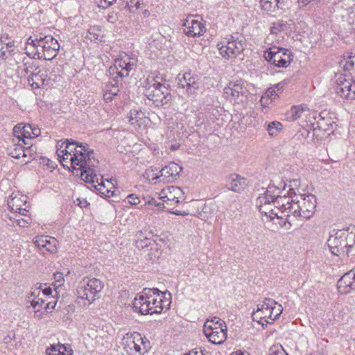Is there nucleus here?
I'll return each instance as SVG.
<instances>
[{
  "mask_svg": "<svg viewBox=\"0 0 355 355\" xmlns=\"http://www.w3.org/2000/svg\"><path fill=\"white\" fill-rule=\"evenodd\" d=\"M129 122L135 128L144 129L149 123V119L140 110L133 109L129 114Z\"/></svg>",
  "mask_w": 355,
  "mask_h": 355,
  "instance_id": "nucleus-33",
  "label": "nucleus"
},
{
  "mask_svg": "<svg viewBox=\"0 0 355 355\" xmlns=\"http://www.w3.org/2000/svg\"><path fill=\"white\" fill-rule=\"evenodd\" d=\"M137 62V59L125 53L120 54L114 61L113 67L110 68V73H116L120 77H127L132 71Z\"/></svg>",
  "mask_w": 355,
  "mask_h": 355,
  "instance_id": "nucleus-16",
  "label": "nucleus"
},
{
  "mask_svg": "<svg viewBox=\"0 0 355 355\" xmlns=\"http://www.w3.org/2000/svg\"><path fill=\"white\" fill-rule=\"evenodd\" d=\"M336 92L347 101L355 99V80L347 76H340L336 81Z\"/></svg>",
  "mask_w": 355,
  "mask_h": 355,
  "instance_id": "nucleus-19",
  "label": "nucleus"
},
{
  "mask_svg": "<svg viewBox=\"0 0 355 355\" xmlns=\"http://www.w3.org/2000/svg\"><path fill=\"white\" fill-rule=\"evenodd\" d=\"M197 216L203 220H207L208 219V217L205 216L202 212H199Z\"/></svg>",
  "mask_w": 355,
  "mask_h": 355,
  "instance_id": "nucleus-60",
  "label": "nucleus"
},
{
  "mask_svg": "<svg viewBox=\"0 0 355 355\" xmlns=\"http://www.w3.org/2000/svg\"><path fill=\"white\" fill-rule=\"evenodd\" d=\"M341 64L343 65V68L346 71H352L355 69V53H351L345 58L342 61Z\"/></svg>",
  "mask_w": 355,
  "mask_h": 355,
  "instance_id": "nucleus-45",
  "label": "nucleus"
},
{
  "mask_svg": "<svg viewBox=\"0 0 355 355\" xmlns=\"http://www.w3.org/2000/svg\"><path fill=\"white\" fill-rule=\"evenodd\" d=\"M338 289L342 294L355 290V268L345 273L338 282Z\"/></svg>",
  "mask_w": 355,
  "mask_h": 355,
  "instance_id": "nucleus-30",
  "label": "nucleus"
},
{
  "mask_svg": "<svg viewBox=\"0 0 355 355\" xmlns=\"http://www.w3.org/2000/svg\"><path fill=\"white\" fill-rule=\"evenodd\" d=\"M171 303L168 291L161 292L157 288H146L137 295L133 301V309L141 315L161 313L167 310Z\"/></svg>",
  "mask_w": 355,
  "mask_h": 355,
  "instance_id": "nucleus-2",
  "label": "nucleus"
},
{
  "mask_svg": "<svg viewBox=\"0 0 355 355\" xmlns=\"http://www.w3.org/2000/svg\"><path fill=\"white\" fill-rule=\"evenodd\" d=\"M261 8L267 13H274L279 10L288 8L290 0H260Z\"/></svg>",
  "mask_w": 355,
  "mask_h": 355,
  "instance_id": "nucleus-29",
  "label": "nucleus"
},
{
  "mask_svg": "<svg viewBox=\"0 0 355 355\" xmlns=\"http://www.w3.org/2000/svg\"><path fill=\"white\" fill-rule=\"evenodd\" d=\"M231 355H250L248 352H242V351H236L232 353Z\"/></svg>",
  "mask_w": 355,
  "mask_h": 355,
  "instance_id": "nucleus-59",
  "label": "nucleus"
},
{
  "mask_svg": "<svg viewBox=\"0 0 355 355\" xmlns=\"http://www.w3.org/2000/svg\"><path fill=\"white\" fill-rule=\"evenodd\" d=\"M287 30V24L282 20L272 22L270 26V33L266 38V43L268 45L279 42L283 39L282 33Z\"/></svg>",
  "mask_w": 355,
  "mask_h": 355,
  "instance_id": "nucleus-26",
  "label": "nucleus"
},
{
  "mask_svg": "<svg viewBox=\"0 0 355 355\" xmlns=\"http://www.w3.org/2000/svg\"><path fill=\"white\" fill-rule=\"evenodd\" d=\"M21 216H24V215H19V214H17L15 215H11L8 216L9 220L11 222V225H19L20 227H26L31 221L30 217L27 215L26 218H21Z\"/></svg>",
  "mask_w": 355,
  "mask_h": 355,
  "instance_id": "nucleus-42",
  "label": "nucleus"
},
{
  "mask_svg": "<svg viewBox=\"0 0 355 355\" xmlns=\"http://www.w3.org/2000/svg\"><path fill=\"white\" fill-rule=\"evenodd\" d=\"M342 17L350 24H355V1L341 0Z\"/></svg>",
  "mask_w": 355,
  "mask_h": 355,
  "instance_id": "nucleus-34",
  "label": "nucleus"
},
{
  "mask_svg": "<svg viewBox=\"0 0 355 355\" xmlns=\"http://www.w3.org/2000/svg\"><path fill=\"white\" fill-rule=\"evenodd\" d=\"M115 96L111 93H110L109 92L105 90V93H104V95H103V97H104V100L106 101V102H111L114 97Z\"/></svg>",
  "mask_w": 355,
  "mask_h": 355,
  "instance_id": "nucleus-56",
  "label": "nucleus"
},
{
  "mask_svg": "<svg viewBox=\"0 0 355 355\" xmlns=\"http://www.w3.org/2000/svg\"><path fill=\"white\" fill-rule=\"evenodd\" d=\"M283 125L280 122L272 121L268 125L267 131L270 136L276 137L282 130Z\"/></svg>",
  "mask_w": 355,
  "mask_h": 355,
  "instance_id": "nucleus-43",
  "label": "nucleus"
},
{
  "mask_svg": "<svg viewBox=\"0 0 355 355\" xmlns=\"http://www.w3.org/2000/svg\"><path fill=\"white\" fill-rule=\"evenodd\" d=\"M182 168L175 162H171L161 170L160 175H162V182H169V178L178 175Z\"/></svg>",
  "mask_w": 355,
  "mask_h": 355,
  "instance_id": "nucleus-36",
  "label": "nucleus"
},
{
  "mask_svg": "<svg viewBox=\"0 0 355 355\" xmlns=\"http://www.w3.org/2000/svg\"><path fill=\"white\" fill-rule=\"evenodd\" d=\"M76 201L80 207H86L88 205L87 202L85 200H81L80 198H77Z\"/></svg>",
  "mask_w": 355,
  "mask_h": 355,
  "instance_id": "nucleus-58",
  "label": "nucleus"
},
{
  "mask_svg": "<svg viewBox=\"0 0 355 355\" xmlns=\"http://www.w3.org/2000/svg\"><path fill=\"white\" fill-rule=\"evenodd\" d=\"M300 185L299 180H293L290 182V189L289 191L287 193L282 196L279 193H275V209L277 212H279V215L284 216V218L285 217H290L292 216L291 211H290L289 207L293 205V201L291 200V190L292 188L297 187Z\"/></svg>",
  "mask_w": 355,
  "mask_h": 355,
  "instance_id": "nucleus-17",
  "label": "nucleus"
},
{
  "mask_svg": "<svg viewBox=\"0 0 355 355\" xmlns=\"http://www.w3.org/2000/svg\"><path fill=\"white\" fill-rule=\"evenodd\" d=\"M148 0H129L128 6L131 12L142 9L146 6Z\"/></svg>",
  "mask_w": 355,
  "mask_h": 355,
  "instance_id": "nucleus-46",
  "label": "nucleus"
},
{
  "mask_svg": "<svg viewBox=\"0 0 355 355\" xmlns=\"http://www.w3.org/2000/svg\"><path fill=\"white\" fill-rule=\"evenodd\" d=\"M327 245L332 254L336 256L345 254L342 230H337L334 234L329 236Z\"/></svg>",
  "mask_w": 355,
  "mask_h": 355,
  "instance_id": "nucleus-25",
  "label": "nucleus"
},
{
  "mask_svg": "<svg viewBox=\"0 0 355 355\" xmlns=\"http://www.w3.org/2000/svg\"><path fill=\"white\" fill-rule=\"evenodd\" d=\"M282 306L272 299H266L257 306V309L252 313L254 321L262 326L272 324L282 313Z\"/></svg>",
  "mask_w": 355,
  "mask_h": 355,
  "instance_id": "nucleus-8",
  "label": "nucleus"
},
{
  "mask_svg": "<svg viewBox=\"0 0 355 355\" xmlns=\"http://www.w3.org/2000/svg\"><path fill=\"white\" fill-rule=\"evenodd\" d=\"M136 245L139 249H144L148 252L149 259L155 261L161 255V251L158 243L151 237L148 238L141 232L137 234Z\"/></svg>",
  "mask_w": 355,
  "mask_h": 355,
  "instance_id": "nucleus-20",
  "label": "nucleus"
},
{
  "mask_svg": "<svg viewBox=\"0 0 355 355\" xmlns=\"http://www.w3.org/2000/svg\"><path fill=\"white\" fill-rule=\"evenodd\" d=\"M275 193H279V189L275 186H269L267 191L258 197L256 205L266 218L284 220V216L279 215L275 209Z\"/></svg>",
  "mask_w": 355,
  "mask_h": 355,
  "instance_id": "nucleus-10",
  "label": "nucleus"
},
{
  "mask_svg": "<svg viewBox=\"0 0 355 355\" xmlns=\"http://www.w3.org/2000/svg\"><path fill=\"white\" fill-rule=\"evenodd\" d=\"M105 90L109 92L110 93L116 96L119 92V89L117 86H115L114 84L109 83L105 86Z\"/></svg>",
  "mask_w": 355,
  "mask_h": 355,
  "instance_id": "nucleus-54",
  "label": "nucleus"
},
{
  "mask_svg": "<svg viewBox=\"0 0 355 355\" xmlns=\"http://www.w3.org/2000/svg\"><path fill=\"white\" fill-rule=\"evenodd\" d=\"M223 92L225 97L230 101H235L241 97L245 96L247 94L245 84L241 80L229 83L228 85L225 87Z\"/></svg>",
  "mask_w": 355,
  "mask_h": 355,
  "instance_id": "nucleus-23",
  "label": "nucleus"
},
{
  "mask_svg": "<svg viewBox=\"0 0 355 355\" xmlns=\"http://www.w3.org/2000/svg\"><path fill=\"white\" fill-rule=\"evenodd\" d=\"M13 134L17 142L21 141L24 145L31 147L33 140L41 135V130L35 125L21 123L14 127Z\"/></svg>",
  "mask_w": 355,
  "mask_h": 355,
  "instance_id": "nucleus-13",
  "label": "nucleus"
},
{
  "mask_svg": "<svg viewBox=\"0 0 355 355\" xmlns=\"http://www.w3.org/2000/svg\"><path fill=\"white\" fill-rule=\"evenodd\" d=\"M94 188L103 196L107 198L113 196L115 189L114 183L107 179H103L100 184H96Z\"/></svg>",
  "mask_w": 355,
  "mask_h": 355,
  "instance_id": "nucleus-37",
  "label": "nucleus"
},
{
  "mask_svg": "<svg viewBox=\"0 0 355 355\" xmlns=\"http://www.w3.org/2000/svg\"><path fill=\"white\" fill-rule=\"evenodd\" d=\"M57 155L64 167L80 171V178L94 188L100 184L103 178L96 174L92 167L97 161L93 156L94 152L89 150L87 145H83L69 140L60 141L57 144Z\"/></svg>",
  "mask_w": 355,
  "mask_h": 355,
  "instance_id": "nucleus-1",
  "label": "nucleus"
},
{
  "mask_svg": "<svg viewBox=\"0 0 355 355\" xmlns=\"http://www.w3.org/2000/svg\"><path fill=\"white\" fill-rule=\"evenodd\" d=\"M13 44L11 42L8 43L3 42L2 40H0V58H3L6 55V51L12 47Z\"/></svg>",
  "mask_w": 355,
  "mask_h": 355,
  "instance_id": "nucleus-49",
  "label": "nucleus"
},
{
  "mask_svg": "<svg viewBox=\"0 0 355 355\" xmlns=\"http://www.w3.org/2000/svg\"><path fill=\"white\" fill-rule=\"evenodd\" d=\"M13 71L17 75L18 77L22 78L26 76L28 73V67L27 63L24 62L23 58L19 62L16 68H13Z\"/></svg>",
  "mask_w": 355,
  "mask_h": 355,
  "instance_id": "nucleus-47",
  "label": "nucleus"
},
{
  "mask_svg": "<svg viewBox=\"0 0 355 355\" xmlns=\"http://www.w3.org/2000/svg\"><path fill=\"white\" fill-rule=\"evenodd\" d=\"M21 58L22 55L17 52L13 53L12 55H10V57L6 56V59H7V64L9 69L13 71V68L17 67Z\"/></svg>",
  "mask_w": 355,
  "mask_h": 355,
  "instance_id": "nucleus-44",
  "label": "nucleus"
},
{
  "mask_svg": "<svg viewBox=\"0 0 355 355\" xmlns=\"http://www.w3.org/2000/svg\"><path fill=\"white\" fill-rule=\"evenodd\" d=\"M159 199L166 205H175L184 199V192L178 187L170 186L159 193Z\"/></svg>",
  "mask_w": 355,
  "mask_h": 355,
  "instance_id": "nucleus-22",
  "label": "nucleus"
},
{
  "mask_svg": "<svg viewBox=\"0 0 355 355\" xmlns=\"http://www.w3.org/2000/svg\"><path fill=\"white\" fill-rule=\"evenodd\" d=\"M54 282L52 284L53 286V291L52 293V297L58 300L60 293L64 290L63 285L64 283V279L63 274L60 272H57L53 275Z\"/></svg>",
  "mask_w": 355,
  "mask_h": 355,
  "instance_id": "nucleus-38",
  "label": "nucleus"
},
{
  "mask_svg": "<svg viewBox=\"0 0 355 355\" xmlns=\"http://www.w3.org/2000/svg\"><path fill=\"white\" fill-rule=\"evenodd\" d=\"M217 47L220 55L227 60L235 58L244 49L243 43L232 36L222 40Z\"/></svg>",
  "mask_w": 355,
  "mask_h": 355,
  "instance_id": "nucleus-14",
  "label": "nucleus"
},
{
  "mask_svg": "<svg viewBox=\"0 0 355 355\" xmlns=\"http://www.w3.org/2000/svg\"><path fill=\"white\" fill-rule=\"evenodd\" d=\"M283 222H284V223H279V225H281V226H284V225H286V221H285V220H284Z\"/></svg>",
  "mask_w": 355,
  "mask_h": 355,
  "instance_id": "nucleus-64",
  "label": "nucleus"
},
{
  "mask_svg": "<svg viewBox=\"0 0 355 355\" xmlns=\"http://www.w3.org/2000/svg\"><path fill=\"white\" fill-rule=\"evenodd\" d=\"M309 109L305 105L293 106L286 113V119L289 121H295L302 116V114L308 112Z\"/></svg>",
  "mask_w": 355,
  "mask_h": 355,
  "instance_id": "nucleus-40",
  "label": "nucleus"
},
{
  "mask_svg": "<svg viewBox=\"0 0 355 355\" xmlns=\"http://www.w3.org/2000/svg\"><path fill=\"white\" fill-rule=\"evenodd\" d=\"M122 345L129 355L144 354L150 349V342L138 332H128L122 338Z\"/></svg>",
  "mask_w": 355,
  "mask_h": 355,
  "instance_id": "nucleus-12",
  "label": "nucleus"
},
{
  "mask_svg": "<svg viewBox=\"0 0 355 355\" xmlns=\"http://www.w3.org/2000/svg\"><path fill=\"white\" fill-rule=\"evenodd\" d=\"M147 204L148 205H154V206H156V207H158L159 209H163L165 207V206L164 205V203H161V202H158L154 198H152L151 200H148L146 202Z\"/></svg>",
  "mask_w": 355,
  "mask_h": 355,
  "instance_id": "nucleus-55",
  "label": "nucleus"
},
{
  "mask_svg": "<svg viewBox=\"0 0 355 355\" xmlns=\"http://www.w3.org/2000/svg\"><path fill=\"white\" fill-rule=\"evenodd\" d=\"M227 329L225 323L220 318L214 317L207 320L203 327L205 336L211 343L220 345L227 338Z\"/></svg>",
  "mask_w": 355,
  "mask_h": 355,
  "instance_id": "nucleus-11",
  "label": "nucleus"
},
{
  "mask_svg": "<svg viewBox=\"0 0 355 355\" xmlns=\"http://www.w3.org/2000/svg\"><path fill=\"white\" fill-rule=\"evenodd\" d=\"M176 80L178 88L184 89L187 96L193 95L200 87L198 76L191 71L178 74Z\"/></svg>",
  "mask_w": 355,
  "mask_h": 355,
  "instance_id": "nucleus-18",
  "label": "nucleus"
},
{
  "mask_svg": "<svg viewBox=\"0 0 355 355\" xmlns=\"http://www.w3.org/2000/svg\"><path fill=\"white\" fill-rule=\"evenodd\" d=\"M183 26L184 33L189 37L200 36L206 31L205 24L192 16L185 19Z\"/></svg>",
  "mask_w": 355,
  "mask_h": 355,
  "instance_id": "nucleus-24",
  "label": "nucleus"
},
{
  "mask_svg": "<svg viewBox=\"0 0 355 355\" xmlns=\"http://www.w3.org/2000/svg\"><path fill=\"white\" fill-rule=\"evenodd\" d=\"M124 202L132 205H137L140 203V199L136 194H130L124 200Z\"/></svg>",
  "mask_w": 355,
  "mask_h": 355,
  "instance_id": "nucleus-50",
  "label": "nucleus"
},
{
  "mask_svg": "<svg viewBox=\"0 0 355 355\" xmlns=\"http://www.w3.org/2000/svg\"><path fill=\"white\" fill-rule=\"evenodd\" d=\"M59 49L58 40L51 35H37L34 38L31 37L26 46L27 55L34 59L51 60L56 56Z\"/></svg>",
  "mask_w": 355,
  "mask_h": 355,
  "instance_id": "nucleus-3",
  "label": "nucleus"
},
{
  "mask_svg": "<svg viewBox=\"0 0 355 355\" xmlns=\"http://www.w3.org/2000/svg\"><path fill=\"white\" fill-rule=\"evenodd\" d=\"M180 147V145L178 144H173L171 146V149L173 150H178Z\"/></svg>",
  "mask_w": 355,
  "mask_h": 355,
  "instance_id": "nucleus-62",
  "label": "nucleus"
},
{
  "mask_svg": "<svg viewBox=\"0 0 355 355\" xmlns=\"http://www.w3.org/2000/svg\"><path fill=\"white\" fill-rule=\"evenodd\" d=\"M264 58L278 67H286L292 60L291 53L289 50L276 46L270 47L265 52Z\"/></svg>",
  "mask_w": 355,
  "mask_h": 355,
  "instance_id": "nucleus-15",
  "label": "nucleus"
},
{
  "mask_svg": "<svg viewBox=\"0 0 355 355\" xmlns=\"http://www.w3.org/2000/svg\"><path fill=\"white\" fill-rule=\"evenodd\" d=\"M53 289L51 286H46V285L42 286L35 288L31 291L28 297V302L31 304V307L33 310V318L37 320H41L44 319L49 309H54L57 305L58 300L56 299L53 302L46 301L48 299H44L42 296L46 297L49 295H52Z\"/></svg>",
  "mask_w": 355,
  "mask_h": 355,
  "instance_id": "nucleus-5",
  "label": "nucleus"
},
{
  "mask_svg": "<svg viewBox=\"0 0 355 355\" xmlns=\"http://www.w3.org/2000/svg\"><path fill=\"white\" fill-rule=\"evenodd\" d=\"M161 170H158L155 167H150L146 170L144 177L148 181H157L162 182V175H160Z\"/></svg>",
  "mask_w": 355,
  "mask_h": 355,
  "instance_id": "nucleus-41",
  "label": "nucleus"
},
{
  "mask_svg": "<svg viewBox=\"0 0 355 355\" xmlns=\"http://www.w3.org/2000/svg\"><path fill=\"white\" fill-rule=\"evenodd\" d=\"M269 355H288V354L282 347H273L270 348Z\"/></svg>",
  "mask_w": 355,
  "mask_h": 355,
  "instance_id": "nucleus-53",
  "label": "nucleus"
},
{
  "mask_svg": "<svg viewBox=\"0 0 355 355\" xmlns=\"http://www.w3.org/2000/svg\"><path fill=\"white\" fill-rule=\"evenodd\" d=\"M34 243L43 254L57 252L58 241L55 238L47 236H37L34 238Z\"/></svg>",
  "mask_w": 355,
  "mask_h": 355,
  "instance_id": "nucleus-28",
  "label": "nucleus"
},
{
  "mask_svg": "<svg viewBox=\"0 0 355 355\" xmlns=\"http://www.w3.org/2000/svg\"><path fill=\"white\" fill-rule=\"evenodd\" d=\"M336 119L330 114L322 112L318 117L314 118V121L311 123V128L308 130L309 135L313 141H318L324 139L333 131Z\"/></svg>",
  "mask_w": 355,
  "mask_h": 355,
  "instance_id": "nucleus-9",
  "label": "nucleus"
},
{
  "mask_svg": "<svg viewBox=\"0 0 355 355\" xmlns=\"http://www.w3.org/2000/svg\"><path fill=\"white\" fill-rule=\"evenodd\" d=\"M101 29L99 26H92L87 31V37L91 41H96L100 40L101 37Z\"/></svg>",
  "mask_w": 355,
  "mask_h": 355,
  "instance_id": "nucleus-48",
  "label": "nucleus"
},
{
  "mask_svg": "<svg viewBox=\"0 0 355 355\" xmlns=\"http://www.w3.org/2000/svg\"><path fill=\"white\" fill-rule=\"evenodd\" d=\"M8 206L12 212V215L19 214L26 216L29 212L30 203L28 202V197L19 192L11 195L8 200Z\"/></svg>",
  "mask_w": 355,
  "mask_h": 355,
  "instance_id": "nucleus-21",
  "label": "nucleus"
},
{
  "mask_svg": "<svg viewBox=\"0 0 355 355\" xmlns=\"http://www.w3.org/2000/svg\"><path fill=\"white\" fill-rule=\"evenodd\" d=\"M144 94L157 106L167 104L171 99L170 86L163 78L149 74L144 81Z\"/></svg>",
  "mask_w": 355,
  "mask_h": 355,
  "instance_id": "nucleus-4",
  "label": "nucleus"
},
{
  "mask_svg": "<svg viewBox=\"0 0 355 355\" xmlns=\"http://www.w3.org/2000/svg\"><path fill=\"white\" fill-rule=\"evenodd\" d=\"M278 86H276L275 87L269 88L265 94L261 96L260 99V102L261 104V106L263 107H267L270 104H272V102H274L275 100L278 98V94L277 93L278 90Z\"/></svg>",
  "mask_w": 355,
  "mask_h": 355,
  "instance_id": "nucleus-39",
  "label": "nucleus"
},
{
  "mask_svg": "<svg viewBox=\"0 0 355 355\" xmlns=\"http://www.w3.org/2000/svg\"><path fill=\"white\" fill-rule=\"evenodd\" d=\"M104 287L102 281L96 278H84L77 286L76 295L78 303L83 307H87L100 297Z\"/></svg>",
  "mask_w": 355,
  "mask_h": 355,
  "instance_id": "nucleus-7",
  "label": "nucleus"
},
{
  "mask_svg": "<svg viewBox=\"0 0 355 355\" xmlns=\"http://www.w3.org/2000/svg\"><path fill=\"white\" fill-rule=\"evenodd\" d=\"M43 297H44V299H48V300H47V301H46V302H45V303H46V302H53L54 300H56L55 298H53V297H52V295H49V297H46V296H43Z\"/></svg>",
  "mask_w": 355,
  "mask_h": 355,
  "instance_id": "nucleus-61",
  "label": "nucleus"
},
{
  "mask_svg": "<svg viewBox=\"0 0 355 355\" xmlns=\"http://www.w3.org/2000/svg\"><path fill=\"white\" fill-rule=\"evenodd\" d=\"M59 348L62 352L60 355H72L73 350L69 345L59 344Z\"/></svg>",
  "mask_w": 355,
  "mask_h": 355,
  "instance_id": "nucleus-52",
  "label": "nucleus"
},
{
  "mask_svg": "<svg viewBox=\"0 0 355 355\" xmlns=\"http://www.w3.org/2000/svg\"><path fill=\"white\" fill-rule=\"evenodd\" d=\"M248 185V180L238 174H231L227 178V187L232 191L241 193Z\"/></svg>",
  "mask_w": 355,
  "mask_h": 355,
  "instance_id": "nucleus-32",
  "label": "nucleus"
},
{
  "mask_svg": "<svg viewBox=\"0 0 355 355\" xmlns=\"http://www.w3.org/2000/svg\"><path fill=\"white\" fill-rule=\"evenodd\" d=\"M291 190V200L293 205L289 207L292 216L308 220L311 218L315 211L317 206L316 197L311 193H297L295 188Z\"/></svg>",
  "mask_w": 355,
  "mask_h": 355,
  "instance_id": "nucleus-6",
  "label": "nucleus"
},
{
  "mask_svg": "<svg viewBox=\"0 0 355 355\" xmlns=\"http://www.w3.org/2000/svg\"><path fill=\"white\" fill-rule=\"evenodd\" d=\"M345 254H355V227L351 226L342 230Z\"/></svg>",
  "mask_w": 355,
  "mask_h": 355,
  "instance_id": "nucleus-31",
  "label": "nucleus"
},
{
  "mask_svg": "<svg viewBox=\"0 0 355 355\" xmlns=\"http://www.w3.org/2000/svg\"><path fill=\"white\" fill-rule=\"evenodd\" d=\"M170 213L174 214V215H177V216H188L189 215V212L187 211H170Z\"/></svg>",
  "mask_w": 355,
  "mask_h": 355,
  "instance_id": "nucleus-57",
  "label": "nucleus"
},
{
  "mask_svg": "<svg viewBox=\"0 0 355 355\" xmlns=\"http://www.w3.org/2000/svg\"><path fill=\"white\" fill-rule=\"evenodd\" d=\"M104 2L107 5H112L116 0H103Z\"/></svg>",
  "mask_w": 355,
  "mask_h": 355,
  "instance_id": "nucleus-63",
  "label": "nucleus"
},
{
  "mask_svg": "<svg viewBox=\"0 0 355 355\" xmlns=\"http://www.w3.org/2000/svg\"><path fill=\"white\" fill-rule=\"evenodd\" d=\"M46 355H60L62 354L59 344L52 345L46 350Z\"/></svg>",
  "mask_w": 355,
  "mask_h": 355,
  "instance_id": "nucleus-51",
  "label": "nucleus"
},
{
  "mask_svg": "<svg viewBox=\"0 0 355 355\" xmlns=\"http://www.w3.org/2000/svg\"><path fill=\"white\" fill-rule=\"evenodd\" d=\"M31 147H28V146H26V147H24L22 146V144H20V142H17V141H15V139H13V144L10 145L8 148V154L14 157V158H20L21 157H26L28 156V154L30 153Z\"/></svg>",
  "mask_w": 355,
  "mask_h": 355,
  "instance_id": "nucleus-35",
  "label": "nucleus"
},
{
  "mask_svg": "<svg viewBox=\"0 0 355 355\" xmlns=\"http://www.w3.org/2000/svg\"><path fill=\"white\" fill-rule=\"evenodd\" d=\"M28 84L33 88L48 87L52 85V80L49 76V69H40L37 73L28 78Z\"/></svg>",
  "mask_w": 355,
  "mask_h": 355,
  "instance_id": "nucleus-27",
  "label": "nucleus"
}]
</instances>
